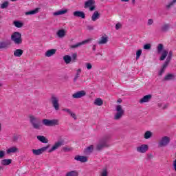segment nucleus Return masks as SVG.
Wrapping results in <instances>:
<instances>
[{
    "mask_svg": "<svg viewBox=\"0 0 176 176\" xmlns=\"http://www.w3.org/2000/svg\"><path fill=\"white\" fill-rule=\"evenodd\" d=\"M168 64H170V60H168L166 59L162 66V68L160 71L159 75L162 76L163 74H164V72L166 71V68H167V67H168Z\"/></svg>",
    "mask_w": 176,
    "mask_h": 176,
    "instance_id": "dca6fc26",
    "label": "nucleus"
},
{
    "mask_svg": "<svg viewBox=\"0 0 176 176\" xmlns=\"http://www.w3.org/2000/svg\"><path fill=\"white\" fill-rule=\"evenodd\" d=\"M60 100L56 96H52L51 97V102L52 104V107L54 108L55 111H58L60 109Z\"/></svg>",
    "mask_w": 176,
    "mask_h": 176,
    "instance_id": "1a4fd4ad",
    "label": "nucleus"
},
{
    "mask_svg": "<svg viewBox=\"0 0 176 176\" xmlns=\"http://www.w3.org/2000/svg\"><path fill=\"white\" fill-rule=\"evenodd\" d=\"M170 141H171V139L168 136H164L162 137L159 142H158V146L160 148H163L164 146H167L170 144Z\"/></svg>",
    "mask_w": 176,
    "mask_h": 176,
    "instance_id": "423d86ee",
    "label": "nucleus"
},
{
    "mask_svg": "<svg viewBox=\"0 0 176 176\" xmlns=\"http://www.w3.org/2000/svg\"><path fill=\"white\" fill-rule=\"evenodd\" d=\"M116 114L114 116L115 120H119L123 115H124V110L123 109V107L120 104H118L116 106Z\"/></svg>",
    "mask_w": 176,
    "mask_h": 176,
    "instance_id": "20e7f679",
    "label": "nucleus"
},
{
    "mask_svg": "<svg viewBox=\"0 0 176 176\" xmlns=\"http://www.w3.org/2000/svg\"><path fill=\"white\" fill-rule=\"evenodd\" d=\"M77 57H78V54H76V53H74L72 55V58L73 61H75V60H76Z\"/></svg>",
    "mask_w": 176,
    "mask_h": 176,
    "instance_id": "49530a36",
    "label": "nucleus"
},
{
    "mask_svg": "<svg viewBox=\"0 0 176 176\" xmlns=\"http://www.w3.org/2000/svg\"><path fill=\"white\" fill-rule=\"evenodd\" d=\"M64 145V140H60L56 142L53 146L52 147L51 149L49 150V153H52V152H54L56 149H58L60 146H63Z\"/></svg>",
    "mask_w": 176,
    "mask_h": 176,
    "instance_id": "9b49d317",
    "label": "nucleus"
},
{
    "mask_svg": "<svg viewBox=\"0 0 176 176\" xmlns=\"http://www.w3.org/2000/svg\"><path fill=\"white\" fill-rule=\"evenodd\" d=\"M19 151V148L16 146H12L6 150V153L8 155H10V153H16Z\"/></svg>",
    "mask_w": 176,
    "mask_h": 176,
    "instance_id": "bb28decb",
    "label": "nucleus"
},
{
    "mask_svg": "<svg viewBox=\"0 0 176 176\" xmlns=\"http://www.w3.org/2000/svg\"><path fill=\"white\" fill-rule=\"evenodd\" d=\"M86 96V91H80L74 93L72 95L73 98H82V97H85Z\"/></svg>",
    "mask_w": 176,
    "mask_h": 176,
    "instance_id": "4468645a",
    "label": "nucleus"
},
{
    "mask_svg": "<svg viewBox=\"0 0 176 176\" xmlns=\"http://www.w3.org/2000/svg\"><path fill=\"white\" fill-rule=\"evenodd\" d=\"M144 49L146 50H149L151 49V44H146L144 45Z\"/></svg>",
    "mask_w": 176,
    "mask_h": 176,
    "instance_id": "a18cd8bd",
    "label": "nucleus"
},
{
    "mask_svg": "<svg viewBox=\"0 0 176 176\" xmlns=\"http://www.w3.org/2000/svg\"><path fill=\"white\" fill-rule=\"evenodd\" d=\"M23 53H24L23 50L16 49L14 51V57H21V56H23Z\"/></svg>",
    "mask_w": 176,
    "mask_h": 176,
    "instance_id": "5701e85b",
    "label": "nucleus"
},
{
    "mask_svg": "<svg viewBox=\"0 0 176 176\" xmlns=\"http://www.w3.org/2000/svg\"><path fill=\"white\" fill-rule=\"evenodd\" d=\"M109 140H111V135H106L99 140L96 145V151H102L104 148H109Z\"/></svg>",
    "mask_w": 176,
    "mask_h": 176,
    "instance_id": "f257e3e1",
    "label": "nucleus"
},
{
    "mask_svg": "<svg viewBox=\"0 0 176 176\" xmlns=\"http://www.w3.org/2000/svg\"><path fill=\"white\" fill-rule=\"evenodd\" d=\"M163 44H159L157 47L158 54H160V53L162 52V56L160 58V61L166 60V57H167V55L168 54V51L163 50Z\"/></svg>",
    "mask_w": 176,
    "mask_h": 176,
    "instance_id": "39448f33",
    "label": "nucleus"
},
{
    "mask_svg": "<svg viewBox=\"0 0 176 176\" xmlns=\"http://www.w3.org/2000/svg\"><path fill=\"white\" fill-rule=\"evenodd\" d=\"M65 13H68V10L65 9V10H60L58 11H56L53 13L54 16H61L63 14H65Z\"/></svg>",
    "mask_w": 176,
    "mask_h": 176,
    "instance_id": "b1692460",
    "label": "nucleus"
},
{
    "mask_svg": "<svg viewBox=\"0 0 176 176\" xmlns=\"http://www.w3.org/2000/svg\"><path fill=\"white\" fill-rule=\"evenodd\" d=\"M93 50H96V45H94Z\"/></svg>",
    "mask_w": 176,
    "mask_h": 176,
    "instance_id": "680f3d73",
    "label": "nucleus"
},
{
    "mask_svg": "<svg viewBox=\"0 0 176 176\" xmlns=\"http://www.w3.org/2000/svg\"><path fill=\"white\" fill-rule=\"evenodd\" d=\"M37 140L40 141L41 142H43V144H47L49 142V140H47L45 136L43 135H38Z\"/></svg>",
    "mask_w": 176,
    "mask_h": 176,
    "instance_id": "cd10ccee",
    "label": "nucleus"
},
{
    "mask_svg": "<svg viewBox=\"0 0 176 176\" xmlns=\"http://www.w3.org/2000/svg\"><path fill=\"white\" fill-rule=\"evenodd\" d=\"M147 24H148V25H152V24H153V19H148Z\"/></svg>",
    "mask_w": 176,
    "mask_h": 176,
    "instance_id": "09e8293b",
    "label": "nucleus"
},
{
    "mask_svg": "<svg viewBox=\"0 0 176 176\" xmlns=\"http://www.w3.org/2000/svg\"><path fill=\"white\" fill-rule=\"evenodd\" d=\"M4 157H5V151H0V159H2Z\"/></svg>",
    "mask_w": 176,
    "mask_h": 176,
    "instance_id": "de8ad7c7",
    "label": "nucleus"
},
{
    "mask_svg": "<svg viewBox=\"0 0 176 176\" xmlns=\"http://www.w3.org/2000/svg\"><path fill=\"white\" fill-rule=\"evenodd\" d=\"M130 0H121V2H129Z\"/></svg>",
    "mask_w": 176,
    "mask_h": 176,
    "instance_id": "13d9d810",
    "label": "nucleus"
},
{
    "mask_svg": "<svg viewBox=\"0 0 176 176\" xmlns=\"http://www.w3.org/2000/svg\"><path fill=\"white\" fill-rule=\"evenodd\" d=\"M141 54H142V50H138L136 52V60L141 57Z\"/></svg>",
    "mask_w": 176,
    "mask_h": 176,
    "instance_id": "79ce46f5",
    "label": "nucleus"
},
{
    "mask_svg": "<svg viewBox=\"0 0 176 176\" xmlns=\"http://www.w3.org/2000/svg\"><path fill=\"white\" fill-rule=\"evenodd\" d=\"M80 74H82V69H78L74 78V83H76V80H78V79L79 78V76H80Z\"/></svg>",
    "mask_w": 176,
    "mask_h": 176,
    "instance_id": "2f4dec72",
    "label": "nucleus"
},
{
    "mask_svg": "<svg viewBox=\"0 0 176 176\" xmlns=\"http://www.w3.org/2000/svg\"><path fill=\"white\" fill-rule=\"evenodd\" d=\"M149 149V146L148 144H141L136 148L137 152L139 153H146Z\"/></svg>",
    "mask_w": 176,
    "mask_h": 176,
    "instance_id": "9d476101",
    "label": "nucleus"
},
{
    "mask_svg": "<svg viewBox=\"0 0 176 176\" xmlns=\"http://www.w3.org/2000/svg\"><path fill=\"white\" fill-rule=\"evenodd\" d=\"M109 174V172L108 171V168H103L100 172V176H108Z\"/></svg>",
    "mask_w": 176,
    "mask_h": 176,
    "instance_id": "c756f323",
    "label": "nucleus"
},
{
    "mask_svg": "<svg viewBox=\"0 0 176 176\" xmlns=\"http://www.w3.org/2000/svg\"><path fill=\"white\" fill-rule=\"evenodd\" d=\"M94 149V146L93 145H91L85 149V153H91V152H93Z\"/></svg>",
    "mask_w": 176,
    "mask_h": 176,
    "instance_id": "58836bf2",
    "label": "nucleus"
},
{
    "mask_svg": "<svg viewBox=\"0 0 176 176\" xmlns=\"http://www.w3.org/2000/svg\"><path fill=\"white\" fill-rule=\"evenodd\" d=\"M13 24L17 28H21V27H23V25H24V23H21V21H14L13 22Z\"/></svg>",
    "mask_w": 176,
    "mask_h": 176,
    "instance_id": "c9c22d12",
    "label": "nucleus"
},
{
    "mask_svg": "<svg viewBox=\"0 0 176 176\" xmlns=\"http://www.w3.org/2000/svg\"><path fill=\"white\" fill-rule=\"evenodd\" d=\"M10 45H12V43L9 40L1 41L0 42V50L9 49V47H10Z\"/></svg>",
    "mask_w": 176,
    "mask_h": 176,
    "instance_id": "f8f14e48",
    "label": "nucleus"
},
{
    "mask_svg": "<svg viewBox=\"0 0 176 176\" xmlns=\"http://www.w3.org/2000/svg\"><path fill=\"white\" fill-rule=\"evenodd\" d=\"M132 3H133V5H135V0H132Z\"/></svg>",
    "mask_w": 176,
    "mask_h": 176,
    "instance_id": "bf43d9fd",
    "label": "nucleus"
},
{
    "mask_svg": "<svg viewBox=\"0 0 176 176\" xmlns=\"http://www.w3.org/2000/svg\"><path fill=\"white\" fill-rule=\"evenodd\" d=\"M78 175H79V173H78L77 170H72L66 173V176H78Z\"/></svg>",
    "mask_w": 176,
    "mask_h": 176,
    "instance_id": "473e14b6",
    "label": "nucleus"
},
{
    "mask_svg": "<svg viewBox=\"0 0 176 176\" xmlns=\"http://www.w3.org/2000/svg\"><path fill=\"white\" fill-rule=\"evenodd\" d=\"M69 115L73 118V119H76V114L72 113V111L69 113Z\"/></svg>",
    "mask_w": 176,
    "mask_h": 176,
    "instance_id": "603ef678",
    "label": "nucleus"
},
{
    "mask_svg": "<svg viewBox=\"0 0 176 176\" xmlns=\"http://www.w3.org/2000/svg\"><path fill=\"white\" fill-rule=\"evenodd\" d=\"M12 164V159H5L1 160L2 166H9V164Z\"/></svg>",
    "mask_w": 176,
    "mask_h": 176,
    "instance_id": "7c9ffc66",
    "label": "nucleus"
},
{
    "mask_svg": "<svg viewBox=\"0 0 176 176\" xmlns=\"http://www.w3.org/2000/svg\"><path fill=\"white\" fill-rule=\"evenodd\" d=\"M77 162H81V163H86L87 162V157L77 155L74 157Z\"/></svg>",
    "mask_w": 176,
    "mask_h": 176,
    "instance_id": "6ab92c4d",
    "label": "nucleus"
},
{
    "mask_svg": "<svg viewBox=\"0 0 176 176\" xmlns=\"http://www.w3.org/2000/svg\"><path fill=\"white\" fill-rule=\"evenodd\" d=\"M49 148H50V144H48L47 146L38 149H32V151L33 155L35 156H39L40 155H42V153L46 152Z\"/></svg>",
    "mask_w": 176,
    "mask_h": 176,
    "instance_id": "6e6552de",
    "label": "nucleus"
},
{
    "mask_svg": "<svg viewBox=\"0 0 176 176\" xmlns=\"http://www.w3.org/2000/svg\"><path fill=\"white\" fill-rule=\"evenodd\" d=\"M91 38H88L87 40H85L80 43H78L77 44L71 45L72 49H76L77 47H79V46H82V45H86V43H89V42H91Z\"/></svg>",
    "mask_w": 176,
    "mask_h": 176,
    "instance_id": "ddd939ff",
    "label": "nucleus"
},
{
    "mask_svg": "<svg viewBox=\"0 0 176 176\" xmlns=\"http://www.w3.org/2000/svg\"><path fill=\"white\" fill-rule=\"evenodd\" d=\"M66 33L67 32H65V30L61 29L58 30V32H56V35L58 38H64V36H65Z\"/></svg>",
    "mask_w": 176,
    "mask_h": 176,
    "instance_id": "a878e982",
    "label": "nucleus"
},
{
    "mask_svg": "<svg viewBox=\"0 0 176 176\" xmlns=\"http://www.w3.org/2000/svg\"><path fill=\"white\" fill-rule=\"evenodd\" d=\"M29 119L34 129H36V130H41V127H42V125L41 124V120H39V118L34 116H30Z\"/></svg>",
    "mask_w": 176,
    "mask_h": 176,
    "instance_id": "7ed1b4c3",
    "label": "nucleus"
},
{
    "mask_svg": "<svg viewBox=\"0 0 176 176\" xmlns=\"http://www.w3.org/2000/svg\"><path fill=\"white\" fill-rule=\"evenodd\" d=\"M89 10L91 12H93V10H94L96 9V7H94V5L91 6V7H89Z\"/></svg>",
    "mask_w": 176,
    "mask_h": 176,
    "instance_id": "5fc2aeb1",
    "label": "nucleus"
},
{
    "mask_svg": "<svg viewBox=\"0 0 176 176\" xmlns=\"http://www.w3.org/2000/svg\"><path fill=\"white\" fill-rule=\"evenodd\" d=\"M153 135V133L150 131H147L144 133V138L145 140H149Z\"/></svg>",
    "mask_w": 176,
    "mask_h": 176,
    "instance_id": "e433bc0d",
    "label": "nucleus"
},
{
    "mask_svg": "<svg viewBox=\"0 0 176 176\" xmlns=\"http://www.w3.org/2000/svg\"><path fill=\"white\" fill-rule=\"evenodd\" d=\"M86 67L88 69H91V68H93L91 63H86Z\"/></svg>",
    "mask_w": 176,
    "mask_h": 176,
    "instance_id": "3c124183",
    "label": "nucleus"
},
{
    "mask_svg": "<svg viewBox=\"0 0 176 176\" xmlns=\"http://www.w3.org/2000/svg\"><path fill=\"white\" fill-rule=\"evenodd\" d=\"M36 13H39V8H35L33 10H30L25 12V16H31L34 14H36Z\"/></svg>",
    "mask_w": 176,
    "mask_h": 176,
    "instance_id": "393cba45",
    "label": "nucleus"
},
{
    "mask_svg": "<svg viewBox=\"0 0 176 176\" xmlns=\"http://www.w3.org/2000/svg\"><path fill=\"white\" fill-rule=\"evenodd\" d=\"M109 37L106 34L101 36L100 41L98 42V45H105L108 42Z\"/></svg>",
    "mask_w": 176,
    "mask_h": 176,
    "instance_id": "f3484780",
    "label": "nucleus"
},
{
    "mask_svg": "<svg viewBox=\"0 0 176 176\" xmlns=\"http://www.w3.org/2000/svg\"><path fill=\"white\" fill-rule=\"evenodd\" d=\"M176 3V0H173L172 1H170L167 6L166 8L167 9H170V6H173L174 5V3Z\"/></svg>",
    "mask_w": 176,
    "mask_h": 176,
    "instance_id": "37998d69",
    "label": "nucleus"
},
{
    "mask_svg": "<svg viewBox=\"0 0 176 176\" xmlns=\"http://www.w3.org/2000/svg\"><path fill=\"white\" fill-rule=\"evenodd\" d=\"M63 60L66 64H69L72 60V58H71L69 55H65L63 56Z\"/></svg>",
    "mask_w": 176,
    "mask_h": 176,
    "instance_id": "72a5a7b5",
    "label": "nucleus"
},
{
    "mask_svg": "<svg viewBox=\"0 0 176 176\" xmlns=\"http://www.w3.org/2000/svg\"><path fill=\"white\" fill-rule=\"evenodd\" d=\"M42 122L44 126H58L59 124L58 120H56V119H54V120L43 119Z\"/></svg>",
    "mask_w": 176,
    "mask_h": 176,
    "instance_id": "0eeeda50",
    "label": "nucleus"
},
{
    "mask_svg": "<svg viewBox=\"0 0 176 176\" xmlns=\"http://www.w3.org/2000/svg\"><path fill=\"white\" fill-rule=\"evenodd\" d=\"M80 83H85V81L81 80V81H80Z\"/></svg>",
    "mask_w": 176,
    "mask_h": 176,
    "instance_id": "0e129e2a",
    "label": "nucleus"
},
{
    "mask_svg": "<svg viewBox=\"0 0 176 176\" xmlns=\"http://www.w3.org/2000/svg\"><path fill=\"white\" fill-rule=\"evenodd\" d=\"M0 87H2V84L1 83H0Z\"/></svg>",
    "mask_w": 176,
    "mask_h": 176,
    "instance_id": "69168bd1",
    "label": "nucleus"
},
{
    "mask_svg": "<svg viewBox=\"0 0 176 176\" xmlns=\"http://www.w3.org/2000/svg\"><path fill=\"white\" fill-rule=\"evenodd\" d=\"M8 6H9V2L5 1L0 6V8L1 9H6Z\"/></svg>",
    "mask_w": 176,
    "mask_h": 176,
    "instance_id": "a19ab883",
    "label": "nucleus"
},
{
    "mask_svg": "<svg viewBox=\"0 0 176 176\" xmlns=\"http://www.w3.org/2000/svg\"><path fill=\"white\" fill-rule=\"evenodd\" d=\"M171 57H173V51L169 52L168 56L166 60H168V61H171Z\"/></svg>",
    "mask_w": 176,
    "mask_h": 176,
    "instance_id": "c03bdc74",
    "label": "nucleus"
},
{
    "mask_svg": "<svg viewBox=\"0 0 176 176\" xmlns=\"http://www.w3.org/2000/svg\"><path fill=\"white\" fill-rule=\"evenodd\" d=\"M62 151L63 152H72V147H71L69 146H66L63 147Z\"/></svg>",
    "mask_w": 176,
    "mask_h": 176,
    "instance_id": "ea45409f",
    "label": "nucleus"
},
{
    "mask_svg": "<svg viewBox=\"0 0 176 176\" xmlns=\"http://www.w3.org/2000/svg\"><path fill=\"white\" fill-rule=\"evenodd\" d=\"M117 102H118V104H120V102H122V99H118V100H117Z\"/></svg>",
    "mask_w": 176,
    "mask_h": 176,
    "instance_id": "4d7b16f0",
    "label": "nucleus"
},
{
    "mask_svg": "<svg viewBox=\"0 0 176 176\" xmlns=\"http://www.w3.org/2000/svg\"><path fill=\"white\" fill-rule=\"evenodd\" d=\"M152 98V95H146L142 98L140 100V104H144V102H149Z\"/></svg>",
    "mask_w": 176,
    "mask_h": 176,
    "instance_id": "a211bd4d",
    "label": "nucleus"
},
{
    "mask_svg": "<svg viewBox=\"0 0 176 176\" xmlns=\"http://www.w3.org/2000/svg\"><path fill=\"white\" fill-rule=\"evenodd\" d=\"M11 41L14 42L15 45H21V43H23L21 33L19 32H14L12 33L11 35Z\"/></svg>",
    "mask_w": 176,
    "mask_h": 176,
    "instance_id": "f03ea898",
    "label": "nucleus"
},
{
    "mask_svg": "<svg viewBox=\"0 0 176 176\" xmlns=\"http://www.w3.org/2000/svg\"><path fill=\"white\" fill-rule=\"evenodd\" d=\"M62 111H63V112H67V113H69V115L72 112L69 109H63Z\"/></svg>",
    "mask_w": 176,
    "mask_h": 176,
    "instance_id": "8fccbe9b",
    "label": "nucleus"
},
{
    "mask_svg": "<svg viewBox=\"0 0 176 176\" xmlns=\"http://www.w3.org/2000/svg\"><path fill=\"white\" fill-rule=\"evenodd\" d=\"M2 130V124H1V122H0V131H1Z\"/></svg>",
    "mask_w": 176,
    "mask_h": 176,
    "instance_id": "052dcab7",
    "label": "nucleus"
},
{
    "mask_svg": "<svg viewBox=\"0 0 176 176\" xmlns=\"http://www.w3.org/2000/svg\"><path fill=\"white\" fill-rule=\"evenodd\" d=\"M56 52L57 50L56 49L49 50L45 52V57H52V56H54V54H56Z\"/></svg>",
    "mask_w": 176,
    "mask_h": 176,
    "instance_id": "aec40b11",
    "label": "nucleus"
},
{
    "mask_svg": "<svg viewBox=\"0 0 176 176\" xmlns=\"http://www.w3.org/2000/svg\"><path fill=\"white\" fill-rule=\"evenodd\" d=\"M101 16V14L98 12V11H95L91 16L92 21H97L98 19Z\"/></svg>",
    "mask_w": 176,
    "mask_h": 176,
    "instance_id": "412c9836",
    "label": "nucleus"
},
{
    "mask_svg": "<svg viewBox=\"0 0 176 176\" xmlns=\"http://www.w3.org/2000/svg\"><path fill=\"white\" fill-rule=\"evenodd\" d=\"M12 140H13V141H14V142L17 141V140H19V136H17V135H14Z\"/></svg>",
    "mask_w": 176,
    "mask_h": 176,
    "instance_id": "6e6d98bb",
    "label": "nucleus"
},
{
    "mask_svg": "<svg viewBox=\"0 0 176 176\" xmlns=\"http://www.w3.org/2000/svg\"><path fill=\"white\" fill-rule=\"evenodd\" d=\"M10 1H12V2H16V1L17 0H10Z\"/></svg>",
    "mask_w": 176,
    "mask_h": 176,
    "instance_id": "e2e57ef3",
    "label": "nucleus"
},
{
    "mask_svg": "<svg viewBox=\"0 0 176 176\" xmlns=\"http://www.w3.org/2000/svg\"><path fill=\"white\" fill-rule=\"evenodd\" d=\"M0 170H2V166H0Z\"/></svg>",
    "mask_w": 176,
    "mask_h": 176,
    "instance_id": "338daca9",
    "label": "nucleus"
},
{
    "mask_svg": "<svg viewBox=\"0 0 176 176\" xmlns=\"http://www.w3.org/2000/svg\"><path fill=\"white\" fill-rule=\"evenodd\" d=\"M174 78H175L174 74H168L164 77V80H173Z\"/></svg>",
    "mask_w": 176,
    "mask_h": 176,
    "instance_id": "f704fd0d",
    "label": "nucleus"
},
{
    "mask_svg": "<svg viewBox=\"0 0 176 176\" xmlns=\"http://www.w3.org/2000/svg\"><path fill=\"white\" fill-rule=\"evenodd\" d=\"M168 28H170V25L168 24H164L161 27V31L166 32V31H168Z\"/></svg>",
    "mask_w": 176,
    "mask_h": 176,
    "instance_id": "4c0bfd02",
    "label": "nucleus"
},
{
    "mask_svg": "<svg viewBox=\"0 0 176 176\" xmlns=\"http://www.w3.org/2000/svg\"><path fill=\"white\" fill-rule=\"evenodd\" d=\"M96 3V1L94 0H88L85 1L84 8L85 9H87V8H90L91 6H93Z\"/></svg>",
    "mask_w": 176,
    "mask_h": 176,
    "instance_id": "4be33fe9",
    "label": "nucleus"
},
{
    "mask_svg": "<svg viewBox=\"0 0 176 176\" xmlns=\"http://www.w3.org/2000/svg\"><path fill=\"white\" fill-rule=\"evenodd\" d=\"M74 17H80L81 19H86V14L82 11H74L73 12Z\"/></svg>",
    "mask_w": 176,
    "mask_h": 176,
    "instance_id": "2eb2a0df",
    "label": "nucleus"
},
{
    "mask_svg": "<svg viewBox=\"0 0 176 176\" xmlns=\"http://www.w3.org/2000/svg\"><path fill=\"white\" fill-rule=\"evenodd\" d=\"M122 27V25L120 23H117L116 25V30H119Z\"/></svg>",
    "mask_w": 176,
    "mask_h": 176,
    "instance_id": "864d4df0",
    "label": "nucleus"
},
{
    "mask_svg": "<svg viewBox=\"0 0 176 176\" xmlns=\"http://www.w3.org/2000/svg\"><path fill=\"white\" fill-rule=\"evenodd\" d=\"M94 105H97L98 107H101L102 104H104V101L100 98H96L94 102Z\"/></svg>",
    "mask_w": 176,
    "mask_h": 176,
    "instance_id": "c85d7f7f",
    "label": "nucleus"
}]
</instances>
